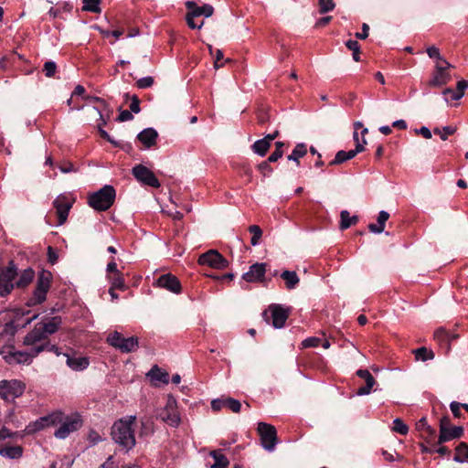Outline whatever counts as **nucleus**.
<instances>
[{
	"label": "nucleus",
	"instance_id": "1",
	"mask_svg": "<svg viewBox=\"0 0 468 468\" xmlns=\"http://www.w3.org/2000/svg\"><path fill=\"white\" fill-rule=\"evenodd\" d=\"M136 416L131 415L116 420L112 427L111 435L115 443L126 452L132 450L135 444V434L133 425Z\"/></svg>",
	"mask_w": 468,
	"mask_h": 468
},
{
	"label": "nucleus",
	"instance_id": "2",
	"mask_svg": "<svg viewBox=\"0 0 468 468\" xmlns=\"http://www.w3.org/2000/svg\"><path fill=\"white\" fill-rule=\"evenodd\" d=\"M116 192L113 186L105 185L89 197V205L97 211L108 210L115 200Z\"/></svg>",
	"mask_w": 468,
	"mask_h": 468
},
{
	"label": "nucleus",
	"instance_id": "3",
	"mask_svg": "<svg viewBox=\"0 0 468 468\" xmlns=\"http://www.w3.org/2000/svg\"><path fill=\"white\" fill-rule=\"evenodd\" d=\"M52 275L48 271H42L37 280L35 290L32 295L27 299V305L29 307L41 304L47 299V294L50 289Z\"/></svg>",
	"mask_w": 468,
	"mask_h": 468
},
{
	"label": "nucleus",
	"instance_id": "4",
	"mask_svg": "<svg viewBox=\"0 0 468 468\" xmlns=\"http://www.w3.org/2000/svg\"><path fill=\"white\" fill-rule=\"evenodd\" d=\"M48 346L47 344H41L33 347L30 352L26 351H15L11 348L8 350L2 349L0 354L3 356L4 359L6 363L13 364H27L29 365L33 358L37 356L39 353L45 350Z\"/></svg>",
	"mask_w": 468,
	"mask_h": 468
},
{
	"label": "nucleus",
	"instance_id": "5",
	"mask_svg": "<svg viewBox=\"0 0 468 468\" xmlns=\"http://www.w3.org/2000/svg\"><path fill=\"white\" fill-rule=\"evenodd\" d=\"M26 389V384L18 379H4L0 381V398L7 402L21 397Z\"/></svg>",
	"mask_w": 468,
	"mask_h": 468
},
{
	"label": "nucleus",
	"instance_id": "6",
	"mask_svg": "<svg viewBox=\"0 0 468 468\" xmlns=\"http://www.w3.org/2000/svg\"><path fill=\"white\" fill-rule=\"evenodd\" d=\"M17 267L13 261L0 271V295L5 297L11 293L16 287V278L17 277Z\"/></svg>",
	"mask_w": 468,
	"mask_h": 468
},
{
	"label": "nucleus",
	"instance_id": "7",
	"mask_svg": "<svg viewBox=\"0 0 468 468\" xmlns=\"http://www.w3.org/2000/svg\"><path fill=\"white\" fill-rule=\"evenodd\" d=\"M158 418L171 427L179 426L181 418L177 410V402L173 396L167 397L165 406L158 413Z\"/></svg>",
	"mask_w": 468,
	"mask_h": 468
},
{
	"label": "nucleus",
	"instance_id": "8",
	"mask_svg": "<svg viewBox=\"0 0 468 468\" xmlns=\"http://www.w3.org/2000/svg\"><path fill=\"white\" fill-rule=\"evenodd\" d=\"M107 343L122 353H131L138 348V338L136 336L124 338L117 331L109 334Z\"/></svg>",
	"mask_w": 468,
	"mask_h": 468
},
{
	"label": "nucleus",
	"instance_id": "9",
	"mask_svg": "<svg viewBox=\"0 0 468 468\" xmlns=\"http://www.w3.org/2000/svg\"><path fill=\"white\" fill-rule=\"evenodd\" d=\"M60 426L55 431L54 436L58 439H66L71 432L78 431L82 426V420L79 414L64 416Z\"/></svg>",
	"mask_w": 468,
	"mask_h": 468
},
{
	"label": "nucleus",
	"instance_id": "10",
	"mask_svg": "<svg viewBox=\"0 0 468 468\" xmlns=\"http://www.w3.org/2000/svg\"><path fill=\"white\" fill-rule=\"evenodd\" d=\"M257 430L262 447L268 452L274 451L278 441L275 427L265 422H260Z\"/></svg>",
	"mask_w": 468,
	"mask_h": 468
},
{
	"label": "nucleus",
	"instance_id": "11",
	"mask_svg": "<svg viewBox=\"0 0 468 468\" xmlns=\"http://www.w3.org/2000/svg\"><path fill=\"white\" fill-rule=\"evenodd\" d=\"M73 202L74 200L66 195H59L53 201L58 216V226H61L67 221Z\"/></svg>",
	"mask_w": 468,
	"mask_h": 468
},
{
	"label": "nucleus",
	"instance_id": "12",
	"mask_svg": "<svg viewBox=\"0 0 468 468\" xmlns=\"http://www.w3.org/2000/svg\"><path fill=\"white\" fill-rule=\"evenodd\" d=\"M197 261L200 265H207L218 270L226 269L229 265L228 261L215 250L201 254Z\"/></svg>",
	"mask_w": 468,
	"mask_h": 468
},
{
	"label": "nucleus",
	"instance_id": "13",
	"mask_svg": "<svg viewBox=\"0 0 468 468\" xmlns=\"http://www.w3.org/2000/svg\"><path fill=\"white\" fill-rule=\"evenodd\" d=\"M133 176L135 179L144 185L157 188L160 186L159 180L153 171L143 165H135L132 170Z\"/></svg>",
	"mask_w": 468,
	"mask_h": 468
},
{
	"label": "nucleus",
	"instance_id": "14",
	"mask_svg": "<svg viewBox=\"0 0 468 468\" xmlns=\"http://www.w3.org/2000/svg\"><path fill=\"white\" fill-rule=\"evenodd\" d=\"M266 263H254L250 267V270L243 273L242 279L247 282H262L266 273Z\"/></svg>",
	"mask_w": 468,
	"mask_h": 468
},
{
	"label": "nucleus",
	"instance_id": "15",
	"mask_svg": "<svg viewBox=\"0 0 468 468\" xmlns=\"http://www.w3.org/2000/svg\"><path fill=\"white\" fill-rule=\"evenodd\" d=\"M367 144V141L365 138H363L362 142L361 143H357V144H356V149L354 150H350L348 152H346V151H338L334 158V160H332L329 165H340L347 160H350L352 158H354L358 153H361L365 150V144Z\"/></svg>",
	"mask_w": 468,
	"mask_h": 468
},
{
	"label": "nucleus",
	"instance_id": "16",
	"mask_svg": "<svg viewBox=\"0 0 468 468\" xmlns=\"http://www.w3.org/2000/svg\"><path fill=\"white\" fill-rule=\"evenodd\" d=\"M211 408L215 411H218L223 408H228L234 413H238L241 410V403L235 399L232 398H220L216 399L211 401Z\"/></svg>",
	"mask_w": 468,
	"mask_h": 468
},
{
	"label": "nucleus",
	"instance_id": "17",
	"mask_svg": "<svg viewBox=\"0 0 468 468\" xmlns=\"http://www.w3.org/2000/svg\"><path fill=\"white\" fill-rule=\"evenodd\" d=\"M47 339L48 337L46 336V334L43 332L38 324H37L34 328L24 337L23 343L25 346H31L36 347L37 346L47 342Z\"/></svg>",
	"mask_w": 468,
	"mask_h": 468
},
{
	"label": "nucleus",
	"instance_id": "18",
	"mask_svg": "<svg viewBox=\"0 0 468 468\" xmlns=\"http://www.w3.org/2000/svg\"><path fill=\"white\" fill-rule=\"evenodd\" d=\"M156 284L159 287L165 288L174 293H179L181 292V283L179 280L170 273L161 275L157 279Z\"/></svg>",
	"mask_w": 468,
	"mask_h": 468
},
{
	"label": "nucleus",
	"instance_id": "19",
	"mask_svg": "<svg viewBox=\"0 0 468 468\" xmlns=\"http://www.w3.org/2000/svg\"><path fill=\"white\" fill-rule=\"evenodd\" d=\"M416 430L420 433V437L427 443H432L436 431L428 424L427 419L425 417H422L416 422Z\"/></svg>",
	"mask_w": 468,
	"mask_h": 468
},
{
	"label": "nucleus",
	"instance_id": "20",
	"mask_svg": "<svg viewBox=\"0 0 468 468\" xmlns=\"http://www.w3.org/2000/svg\"><path fill=\"white\" fill-rule=\"evenodd\" d=\"M270 311L271 312L272 325L275 328L283 327L289 315L288 312L278 304L271 305Z\"/></svg>",
	"mask_w": 468,
	"mask_h": 468
},
{
	"label": "nucleus",
	"instance_id": "21",
	"mask_svg": "<svg viewBox=\"0 0 468 468\" xmlns=\"http://www.w3.org/2000/svg\"><path fill=\"white\" fill-rule=\"evenodd\" d=\"M67 357L66 364L69 367L75 371L84 370L89 367L90 361L86 356H70L69 354H64Z\"/></svg>",
	"mask_w": 468,
	"mask_h": 468
},
{
	"label": "nucleus",
	"instance_id": "22",
	"mask_svg": "<svg viewBox=\"0 0 468 468\" xmlns=\"http://www.w3.org/2000/svg\"><path fill=\"white\" fill-rule=\"evenodd\" d=\"M451 80V75L447 70L440 66H435L430 85L432 87H441Z\"/></svg>",
	"mask_w": 468,
	"mask_h": 468
},
{
	"label": "nucleus",
	"instance_id": "23",
	"mask_svg": "<svg viewBox=\"0 0 468 468\" xmlns=\"http://www.w3.org/2000/svg\"><path fill=\"white\" fill-rule=\"evenodd\" d=\"M186 6L187 10L192 12L196 17L204 16L205 17H209L213 15L214 8L211 5L205 4L202 6H197L194 1L186 2Z\"/></svg>",
	"mask_w": 468,
	"mask_h": 468
},
{
	"label": "nucleus",
	"instance_id": "24",
	"mask_svg": "<svg viewBox=\"0 0 468 468\" xmlns=\"http://www.w3.org/2000/svg\"><path fill=\"white\" fill-rule=\"evenodd\" d=\"M157 132L154 128H145L137 135V139L146 147L151 148L156 144Z\"/></svg>",
	"mask_w": 468,
	"mask_h": 468
},
{
	"label": "nucleus",
	"instance_id": "25",
	"mask_svg": "<svg viewBox=\"0 0 468 468\" xmlns=\"http://www.w3.org/2000/svg\"><path fill=\"white\" fill-rule=\"evenodd\" d=\"M463 433V429L461 426L450 427L448 430L442 429L438 438V444L444 443L453 439L460 438Z\"/></svg>",
	"mask_w": 468,
	"mask_h": 468
},
{
	"label": "nucleus",
	"instance_id": "26",
	"mask_svg": "<svg viewBox=\"0 0 468 468\" xmlns=\"http://www.w3.org/2000/svg\"><path fill=\"white\" fill-rule=\"evenodd\" d=\"M61 323L62 319L60 316H54L45 323H38V325L41 327L43 332L46 334V336L48 337V335H52L58 330Z\"/></svg>",
	"mask_w": 468,
	"mask_h": 468
},
{
	"label": "nucleus",
	"instance_id": "27",
	"mask_svg": "<svg viewBox=\"0 0 468 468\" xmlns=\"http://www.w3.org/2000/svg\"><path fill=\"white\" fill-rule=\"evenodd\" d=\"M214 460V463L210 465V468H228L229 462L228 458L223 454L221 449L213 450L209 452Z\"/></svg>",
	"mask_w": 468,
	"mask_h": 468
},
{
	"label": "nucleus",
	"instance_id": "28",
	"mask_svg": "<svg viewBox=\"0 0 468 468\" xmlns=\"http://www.w3.org/2000/svg\"><path fill=\"white\" fill-rule=\"evenodd\" d=\"M35 271L31 268L25 269L16 282V288L24 289L27 287L34 280Z\"/></svg>",
	"mask_w": 468,
	"mask_h": 468
},
{
	"label": "nucleus",
	"instance_id": "29",
	"mask_svg": "<svg viewBox=\"0 0 468 468\" xmlns=\"http://www.w3.org/2000/svg\"><path fill=\"white\" fill-rule=\"evenodd\" d=\"M389 218V214L384 210H381L378 217L377 224L371 223L368 225V229L373 233H381L384 231L385 223Z\"/></svg>",
	"mask_w": 468,
	"mask_h": 468
},
{
	"label": "nucleus",
	"instance_id": "30",
	"mask_svg": "<svg viewBox=\"0 0 468 468\" xmlns=\"http://www.w3.org/2000/svg\"><path fill=\"white\" fill-rule=\"evenodd\" d=\"M434 339L437 341V343L445 348L446 352L450 351L449 346V331H447L443 327L438 328L434 332Z\"/></svg>",
	"mask_w": 468,
	"mask_h": 468
},
{
	"label": "nucleus",
	"instance_id": "31",
	"mask_svg": "<svg viewBox=\"0 0 468 468\" xmlns=\"http://www.w3.org/2000/svg\"><path fill=\"white\" fill-rule=\"evenodd\" d=\"M281 278L285 282L288 290L294 289L300 282L295 271H284L281 274Z\"/></svg>",
	"mask_w": 468,
	"mask_h": 468
},
{
	"label": "nucleus",
	"instance_id": "32",
	"mask_svg": "<svg viewBox=\"0 0 468 468\" xmlns=\"http://www.w3.org/2000/svg\"><path fill=\"white\" fill-rule=\"evenodd\" d=\"M153 380L162 382L163 384L169 383V375L166 371L162 370L157 366H154L147 374Z\"/></svg>",
	"mask_w": 468,
	"mask_h": 468
},
{
	"label": "nucleus",
	"instance_id": "33",
	"mask_svg": "<svg viewBox=\"0 0 468 468\" xmlns=\"http://www.w3.org/2000/svg\"><path fill=\"white\" fill-rule=\"evenodd\" d=\"M1 455L9 459H19L23 455V448L19 445L1 449Z\"/></svg>",
	"mask_w": 468,
	"mask_h": 468
},
{
	"label": "nucleus",
	"instance_id": "34",
	"mask_svg": "<svg viewBox=\"0 0 468 468\" xmlns=\"http://www.w3.org/2000/svg\"><path fill=\"white\" fill-rule=\"evenodd\" d=\"M340 229L342 230L348 229L350 226L355 225L358 221V218L356 216H350V213L347 210H342L340 213Z\"/></svg>",
	"mask_w": 468,
	"mask_h": 468
},
{
	"label": "nucleus",
	"instance_id": "35",
	"mask_svg": "<svg viewBox=\"0 0 468 468\" xmlns=\"http://www.w3.org/2000/svg\"><path fill=\"white\" fill-rule=\"evenodd\" d=\"M455 456L453 461L456 463H468V444L465 442H460L455 449Z\"/></svg>",
	"mask_w": 468,
	"mask_h": 468
},
{
	"label": "nucleus",
	"instance_id": "36",
	"mask_svg": "<svg viewBox=\"0 0 468 468\" xmlns=\"http://www.w3.org/2000/svg\"><path fill=\"white\" fill-rule=\"evenodd\" d=\"M307 153L306 145L304 144H298L292 154L288 155V160L295 161L299 165V159L303 157Z\"/></svg>",
	"mask_w": 468,
	"mask_h": 468
},
{
	"label": "nucleus",
	"instance_id": "37",
	"mask_svg": "<svg viewBox=\"0 0 468 468\" xmlns=\"http://www.w3.org/2000/svg\"><path fill=\"white\" fill-rule=\"evenodd\" d=\"M252 150L255 154L261 155V156H264L267 152L269 151L271 145L269 144V143L267 141H265L263 138L262 139H260V140H257L253 144H252Z\"/></svg>",
	"mask_w": 468,
	"mask_h": 468
},
{
	"label": "nucleus",
	"instance_id": "38",
	"mask_svg": "<svg viewBox=\"0 0 468 468\" xmlns=\"http://www.w3.org/2000/svg\"><path fill=\"white\" fill-rule=\"evenodd\" d=\"M413 353L417 360L427 361L434 357V353L424 346L415 349Z\"/></svg>",
	"mask_w": 468,
	"mask_h": 468
},
{
	"label": "nucleus",
	"instance_id": "39",
	"mask_svg": "<svg viewBox=\"0 0 468 468\" xmlns=\"http://www.w3.org/2000/svg\"><path fill=\"white\" fill-rule=\"evenodd\" d=\"M457 128L455 126L448 125L441 128H434L433 133L440 135L441 139L446 141L449 135L455 133Z\"/></svg>",
	"mask_w": 468,
	"mask_h": 468
},
{
	"label": "nucleus",
	"instance_id": "40",
	"mask_svg": "<svg viewBox=\"0 0 468 468\" xmlns=\"http://www.w3.org/2000/svg\"><path fill=\"white\" fill-rule=\"evenodd\" d=\"M45 420H47V424L48 427L56 426L63 420V413L61 411H54L45 416Z\"/></svg>",
	"mask_w": 468,
	"mask_h": 468
},
{
	"label": "nucleus",
	"instance_id": "41",
	"mask_svg": "<svg viewBox=\"0 0 468 468\" xmlns=\"http://www.w3.org/2000/svg\"><path fill=\"white\" fill-rule=\"evenodd\" d=\"M392 431L401 435H406L409 432V426L401 419L397 418L393 420Z\"/></svg>",
	"mask_w": 468,
	"mask_h": 468
},
{
	"label": "nucleus",
	"instance_id": "42",
	"mask_svg": "<svg viewBox=\"0 0 468 468\" xmlns=\"http://www.w3.org/2000/svg\"><path fill=\"white\" fill-rule=\"evenodd\" d=\"M101 0H83V10L92 12V13H101L100 7Z\"/></svg>",
	"mask_w": 468,
	"mask_h": 468
},
{
	"label": "nucleus",
	"instance_id": "43",
	"mask_svg": "<svg viewBox=\"0 0 468 468\" xmlns=\"http://www.w3.org/2000/svg\"><path fill=\"white\" fill-rule=\"evenodd\" d=\"M109 280L111 282V284L112 288L119 289L122 291L125 290V283L124 279L122 273H117L116 275H113L112 277H109Z\"/></svg>",
	"mask_w": 468,
	"mask_h": 468
},
{
	"label": "nucleus",
	"instance_id": "44",
	"mask_svg": "<svg viewBox=\"0 0 468 468\" xmlns=\"http://www.w3.org/2000/svg\"><path fill=\"white\" fill-rule=\"evenodd\" d=\"M346 46L348 49L352 50L353 52V59L355 61L360 60V46L356 40L349 39L346 42Z\"/></svg>",
	"mask_w": 468,
	"mask_h": 468
},
{
	"label": "nucleus",
	"instance_id": "45",
	"mask_svg": "<svg viewBox=\"0 0 468 468\" xmlns=\"http://www.w3.org/2000/svg\"><path fill=\"white\" fill-rule=\"evenodd\" d=\"M375 383L376 381L374 377L367 378V379H366V385L364 387L359 388L356 391V394L358 396L368 395L371 392V389L374 387Z\"/></svg>",
	"mask_w": 468,
	"mask_h": 468
},
{
	"label": "nucleus",
	"instance_id": "46",
	"mask_svg": "<svg viewBox=\"0 0 468 468\" xmlns=\"http://www.w3.org/2000/svg\"><path fill=\"white\" fill-rule=\"evenodd\" d=\"M446 102L450 101H458L462 98L461 91L454 90L452 89H445L442 92Z\"/></svg>",
	"mask_w": 468,
	"mask_h": 468
},
{
	"label": "nucleus",
	"instance_id": "47",
	"mask_svg": "<svg viewBox=\"0 0 468 468\" xmlns=\"http://www.w3.org/2000/svg\"><path fill=\"white\" fill-rule=\"evenodd\" d=\"M320 14H325L332 11L335 5L333 0H318Z\"/></svg>",
	"mask_w": 468,
	"mask_h": 468
},
{
	"label": "nucleus",
	"instance_id": "48",
	"mask_svg": "<svg viewBox=\"0 0 468 468\" xmlns=\"http://www.w3.org/2000/svg\"><path fill=\"white\" fill-rule=\"evenodd\" d=\"M195 18H196V16L194 15H192V12H190L188 10V12L186 13V20L187 26L192 29H196V28L200 29L203 27L204 22L201 21L199 24H197L195 22Z\"/></svg>",
	"mask_w": 468,
	"mask_h": 468
},
{
	"label": "nucleus",
	"instance_id": "49",
	"mask_svg": "<svg viewBox=\"0 0 468 468\" xmlns=\"http://www.w3.org/2000/svg\"><path fill=\"white\" fill-rule=\"evenodd\" d=\"M44 72H45V75L48 77V78H51L55 75L56 73V70H57V65L55 62L53 61H47L45 64H44V69H43Z\"/></svg>",
	"mask_w": 468,
	"mask_h": 468
},
{
	"label": "nucleus",
	"instance_id": "50",
	"mask_svg": "<svg viewBox=\"0 0 468 468\" xmlns=\"http://www.w3.org/2000/svg\"><path fill=\"white\" fill-rule=\"evenodd\" d=\"M320 343H321V338L316 337V336H312V337H308V338L304 339L302 342V346L304 348L317 347L320 345Z\"/></svg>",
	"mask_w": 468,
	"mask_h": 468
},
{
	"label": "nucleus",
	"instance_id": "51",
	"mask_svg": "<svg viewBox=\"0 0 468 468\" xmlns=\"http://www.w3.org/2000/svg\"><path fill=\"white\" fill-rule=\"evenodd\" d=\"M31 428V431H41L48 426L47 424V420H45V416L44 417H40L39 419H37L32 425L29 426Z\"/></svg>",
	"mask_w": 468,
	"mask_h": 468
},
{
	"label": "nucleus",
	"instance_id": "52",
	"mask_svg": "<svg viewBox=\"0 0 468 468\" xmlns=\"http://www.w3.org/2000/svg\"><path fill=\"white\" fill-rule=\"evenodd\" d=\"M209 51L215 57L214 67L218 69L223 66V63H219V61L223 58V52L220 49H216L215 54L213 53L212 46H208Z\"/></svg>",
	"mask_w": 468,
	"mask_h": 468
},
{
	"label": "nucleus",
	"instance_id": "53",
	"mask_svg": "<svg viewBox=\"0 0 468 468\" xmlns=\"http://www.w3.org/2000/svg\"><path fill=\"white\" fill-rule=\"evenodd\" d=\"M153 84H154V79H153V77H150V76L141 78L140 80H138L136 81V86L139 89H146V88L151 87Z\"/></svg>",
	"mask_w": 468,
	"mask_h": 468
},
{
	"label": "nucleus",
	"instance_id": "54",
	"mask_svg": "<svg viewBox=\"0 0 468 468\" xmlns=\"http://www.w3.org/2000/svg\"><path fill=\"white\" fill-rule=\"evenodd\" d=\"M269 163L270 162L266 160L258 165V169L263 176H269L272 173V168Z\"/></svg>",
	"mask_w": 468,
	"mask_h": 468
},
{
	"label": "nucleus",
	"instance_id": "55",
	"mask_svg": "<svg viewBox=\"0 0 468 468\" xmlns=\"http://www.w3.org/2000/svg\"><path fill=\"white\" fill-rule=\"evenodd\" d=\"M395 454H396V457L394 456L393 453L386 451V450H381V454L383 455L384 459L387 461V462H389V463H392L396 460H401L402 459V456H400L399 454H398L396 452H394Z\"/></svg>",
	"mask_w": 468,
	"mask_h": 468
},
{
	"label": "nucleus",
	"instance_id": "56",
	"mask_svg": "<svg viewBox=\"0 0 468 468\" xmlns=\"http://www.w3.org/2000/svg\"><path fill=\"white\" fill-rule=\"evenodd\" d=\"M426 52L431 58L441 59V55L437 47L431 46L427 48Z\"/></svg>",
	"mask_w": 468,
	"mask_h": 468
},
{
	"label": "nucleus",
	"instance_id": "57",
	"mask_svg": "<svg viewBox=\"0 0 468 468\" xmlns=\"http://www.w3.org/2000/svg\"><path fill=\"white\" fill-rule=\"evenodd\" d=\"M141 111L140 108V100L136 95L132 97V102L130 104V112L134 113H139Z\"/></svg>",
	"mask_w": 468,
	"mask_h": 468
},
{
	"label": "nucleus",
	"instance_id": "58",
	"mask_svg": "<svg viewBox=\"0 0 468 468\" xmlns=\"http://www.w3.org/2000/svg\"><path fill=\"white\" fill-rule=\"evenodd\" d=\"M461 406H462V403L457 402V401H452L450 404L451 411L452 412L453 416L456 418H460L462 416V413H461L462 407Z\"/></svg>",
	"mask_w": 468,
	"mask_h": 468
},
{
	"label": "nucleus",
	"instance_id": "59",
	"mask_svg": "<svg viewBox=\"0 0 468 468\" xmlns=\"http://www.w3.org/2000/svg\"><path fill=\"white\" fill-rule=\"evenodd\" d=\"M133 119V113L128 110H122L120 112V114L117 118L119 122H127Z\"/></svg>",
	"mask_w": 468,
	"mask_h": 468
},
{
	"label": "nucleus",
	"instance_id": "60",
	"mask_svg": "<svg viewBox=\"0 0 468 468\" xmlns=\"http://www.w3.org/2000/svg\"><path fill=\"white\" fill-rule=\"evenodd\" d=\"M88 440L92 445H95L96 443L101 441L102 438L97 431H90L88 435Z\"/></svg>",
	"mask_w": 468,
	"mask_h": 468
},
{
	"label": "nucleus",
	"instance_id": "61",
	"mask_svg": "<svg viewBox=\"0 0 468 468\" xmlns=\"http://www.w3.org/2000/svg\"><path fill=\"white\" fill-rule=\"evenodd\" d=\"M415 133L421 134L425 139H431L432 136L431 132L426 126H421L420 129H416Z\"/></svg>",
	"mask_w": 468,
	"mask_h": 468
},
{
	"label": "nucleus",
	"instance_id": "62",
	"mask_svg": "<svg viewBox=\"0 0 468 468\" xmlns=\"http://www.w3.org/2000/svg\"><path fill=\"white\" fill-rule=\"evenodd\" d=\"M270 120V116L269 114L263 110V109H261L259 112H258V122L261 123V124H264L266 123L267 122H269Z\"/></svg>",
	"mask_w": 468,
	"mask_h": 468
},
{
	"label": "nucleus",
	"instance_id": "63",
	"mask_svg": "<svg viewBox=\"0 0 468 468\" xmlns=\"http://www.w3.org/2000/svg\"><path fill=\"white\" fill-rule=\"evenodd\" d=\"M83 99L85 101H87L88 102H90V103L99 102V103L102 104L104 107L107 106L106 101L103 99L100 98V97H96V96H84Z\"/></svg>",
	"mask_w": 468,
	"mask_h": 468
},
{
	"label": "nucleus",
	"instance_id": "64",
	"mask_svg": "<svg viewBox=\"0 0 468 468\" xmlns=\"http://www.w3.org/2000/svg\"><path fill=\"white\" fill-rule=\"evenodd\" d=\"M14 435L15 433L8 430L6 427H3L0 430V441L5 440L6 438H12Z\"/></svg>",
	"mask_w": 468,
	"mask_h": 468
}]
</instances>
